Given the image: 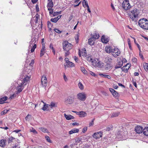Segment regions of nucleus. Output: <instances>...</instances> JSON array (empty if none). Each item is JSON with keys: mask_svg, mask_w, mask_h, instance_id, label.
Here are the masks:
<instances>
[{"mask_svg": "<svg viewBox=\"0 0 148 148\" xmlns=\"http://www.w3.org/2000/svg\"><path fill=\"white\" fill-rule=\"evenodd\" d=\"M138 25L140 27L145 29H148V20L143 18L140 19L138 21Z\"/></svg>", "mask_w": 148, "mask_h": 148, "instance_id": "nucleus-1", "label": "nucleus"}, {"mask_svg": "<svg viewBox=\"0 0 148 148\" xmlns=\"http://www.w3.org/2000/svg\"><path fill=\"white\" fill-rule=\"evenodd\" d=\"M138 10L136 8L131 10L130 16V18L132 21H136L137 20V18L138 15Z\"/></svg>", "mask_w": 148, "mask_h": 148, "instance_id": "nucleus-2", "label": "nucleus"}, {"mask_svg": "<svg viewBox=\"0 0 148 148\" xmlns=\"http://www.w3.org/2000/svg\"><path fill=\"white\" fill-rule=\"evenodd\" d=\"M122 7L125 10H129L131 8V5L128 0L124 1L122 4Z\"/></svg>", "mask_w": 148, "mask_h": 148, "instance_id": "nucleus-3", "label": "nucleus"}, {"mask_svg": "<svg viewBox=\"0 0 148 148\" xmlns=\"http://www.w3.org/2000/svg\"><path fill=\"white\" fill-rule=\"evenodd\" d=\"M63 48L65 51H67V50H69L72 48V45L69 43L67 41H64V42L63 44Z\"/></svg>", "mask_w": 148, "mask_h": 148, "instance_id": "nucleus-4", "label": "nucleus"}, {"mask_svg": "<svg viewBox=\"0 0 148 148\" xmlns=\"http://www.w3.org/2000/svg\"><path fill=\"white\" fill-rule=\"evenodd\" d=\"M87 94L84 92L79 93L77 95V97L78 99L84 101L85 100L86 98Z\"/></svg>", "mask_w": 148, "mask_h": 148, "instance_id": "nucleus-5", "label": "nucleus"}, {"mask_svg": "<svg viewBox=\"0 0 148 148\" xmlns=\"http://www.w3.org/2000/svg\"><path fill=\"white\" fill-rule=\"evenodd\" d=\"M74 98L72 96L68 97L65 100V102L67 104H71L73 103Z\"/></svg>", "mask_w": 148, "mask_h": 148, "instance_id": "nucleus-6", "label": "nucleus"}, {"mask_svg": "<svg viewBox=\"0 0 148 148\" xmlns=\"http://www.w3.org/2000/svg\"><path fill=\"white\" fill-rule=\"evenodd\" d=\"M112 56L115 58H116L120 54L121 52L117 48H115L112 49Z\"/></svg>", "mask_w": 148, "mask_h": 148, "instance_id": "nucleus-7", "label": "nucleus"}, {"mask_svg": "<svg viewBox=\"0 0 148 148\" xmlns=\"http://www.w3.org/2000/svg\"><path fill=\"white\" fill-rule=\"evenodd\" d=\"M41 82L42 87L46 88L47 85V79L45 75H43L42 77Z\"/></svg>", "mask_w": 148, "mask_h": 148, "instance_id": "nucleus-8", "label": "nucleus"}, {"mask_svg": "<svg viewBox=\"0 0 148 148\" xmlns=\"http://www.w3.org/2000/svg\"><path fill=\"white\" fill-rule=\"evenodd\" d=\"M102 133L101 132L95 133L92 135L93 137L95 138L99 139L102 137Z\"/></svg>", "mask_w": 148, "mask_h": 148, "instance_id": "nucleus-9", "label": "nucleus"}, {"mask_svg": "<svg viewBox=\"0 0 148 148\" xmlns=\"http://www.w3.org/2000/svg\"><path fill=\"white\" fill-rule=\"evenodd\" d=\"M135 130L137 133L140 134L143 132V129L142 126H138L135 127Z\"/></svg>", "mask_w": 148, "mask_h": 148, "instance_id": "nucleus-10", "label": "nucleus"}, {"mask_svg": "<svg viewBox=\"0 0 148 148\" xmlns=\"http://www.w3.org/2000/svg\"><path fill=\"white\" fill-rule=\"evenodd\" d=\"M46 52V49L45 45H42V47L41 49L40 54V56L41 57H42Z\"/></svg>", "mask_w": 148, "mask_h": 148, "instance_id": "nucleus-11", "label": "nucleus"}, {"mask_svg": "<svg viewBox=\"0 0 148 148\" xmlns=\"http://www.w3.org/2000/svg\"><path fill=\"white\" fill-rule=\"evenodd\" d=\"M113 49L112 48V47L110 45H107L106 46L105 48L106 51L108 53H110L112 52Z\"/></svg>", "mask_w": 148, "mask_h": 148, "instance_id": "nucleus-12", "label": "nucleus"}, {"mask_svg": "<svg viewBox=\"0 0 148 148\" xmlns=\"http://www.w3.org/2000/svg\"><path fill=\"white\" fill-rule=\"evenodd\" d=\"M7 142V140L6 139H3L1 140L0 141V146L3 147L6 145V143Z\"/></svg>", "mask_w": 148, "mask_h": 148, "instance_id": "nucleus-13", "label": "nucleus"}, {"mask_svg": "<svg viewBox=\"0 0 148 148\" xmlns=\"http://www.w3.org/2000/svg\"><path fill=\"white\" fill-rule=\"evenodd\" d=\"M112 60V58L107 57L105 58L104 61L106 63H111Z\"/></svg>", "mask_w": 148, "mask_h": 148, "instance_id": "nucleus-14", "label": "nucleus"}, {"mask_svg": "<svg viewBox=\"0 0 148 148\" xmlns=\"http://www.w3.org/2000/svg\"><path fill=\"white\" fill-rule=\"evenodd\" d=\"M112 68L111 63H106V65L105 66V69L106 71L111 69Z\"/></svg>", "mask_w": 148, "mask_h": 148, "instance_id": "nucleus-15", "label": "nucleus"}, {"mask_svg": "<svg viewBox=\"0 0 148 148\" xmlns=\"http://www.w3.org/2000/svg\"><path fill=\"white\" fill-rule=\"evenodd\" d=\"M143 134L146 136H148V127H146L143 130Z\"/></svg>", "mask_w": 148, "mask_h": 148, "instance_id": "nucleus-16", "label": "nucleus"}, {"mask_svg": "<svg viewBox=\"0 0 148 148\" xmlns=\"http://www.w3.org/2000/svg\"><path fill=\"white\" fill-rule=\"evenodd\" d=\"M64 116L66 119L67 120H70L71 119H74V118L73 116L70 114L67 115L66 114H64Z\"/></svg>", "mask_w": 148, "mask_h": 148, "instance_id": "nucleus-17", "label": "nucleus"}, {"mask_svg": "<svg viewBox=\"0 0 148 148\" xmlns=\"http://www.w3.org/2000/svg\"><path fill=\"white\" fill-rule=\"evenodd\" d=\"M101 41L103 43H106L109 40L108 39L106 38L104 36H103L101 38Z\"/></svg>", "mask_w": 148, "mask_h": 148, "instance_id": "nucleus-18", "label": "nucleus"}, {"mask_svg": "<svg viewBox=\"0 0 148 148\" xmlns=\"http://www.w3.org/2000/svg\"><path fill=\"white\" fill-rule=\"evenodd\" d=\"M79 131V129L76 128H74L69 132V134H71L73 133H77Z\"/></svg>", "mask_w": 148, "mask_h": 148, "instance_id": "nucleus-19", "label": "nucleus"}, {"mask_svg": "<svg viewBox=\"0 0 148 148\" xmlns=\"http://www.w3.org/2000/svg\"><path fill=\"white\" fill-rule=\"evenodd\" d=\"M36 39H32L29 42V46L31 47L32 45V46H33L34 45L36 44Z\"/></svg>", "mask_w": 148, "mask_h": 148, "instance_id": "nucleus-20", "label": "nucleus"}, {"mask_svg": "<svg viewBox=\"0 0 148 148\" xmlns=\"http://www.w3.org/2000/svg\"><path fill=\"white\" fill-rule=\"evenodd\" d=\"M91 36L94 39H98L99 37V35L98 33H94L93 34H91Z\"/></svg>", "mask_w": 148, "mask_h": 148, "instance_id": "nucleus-21", "label": "nucleus"}, {"mask_svg": "<svg viewBox=\"0 0 148 148\" xmlns=\"http://www.w3.org/2000/svg\"><path fill=\"white\" fill-rule=\"evenodd\" d=\"M79 115L80 117H84L86 116L87 114L85 112L81 111L79 112Z\"/></svg>", "mask_w": 148, "mask_h": 148, "instance_id": "nucleus-22", "label": "nucleus"}, {"mask_svg": "<svg viewBox=\"0 0 148 148\" xmlns=\"http://www.w3.org/2000/svg\"><path fill=\"white\" fill-rule=\"evenodd\" d=\"M123 64V62L119 61L117 62V64L115 66V68L116 69L120 68L122 66Z\"/></svg>", "mask_w": 148, "mask_h": 148, "instance_id": "nucleus-23", "label": "nucleus"}, {"mask_svg": "<svg viewBox=\"0 0 148 148\" xmlns=\"http://www.w3.org/2000/svg\"><path fill=\"white\" fill-rule=\"evenodd\" d=\"M95 40L92 38H89L88 40V44L90 45L94 44Z\"/></svg>", "mask_w": 148, "mask_h": 148, "instance_id": "nucleus-24", "label": "nucleus"}, {"mask_svg": "<svg viewBox=\"0 0 148 148\" xmlns=\"http://www.w3.org/2000/svg\"><path fill=\"white\" fill-rule=\"evenodd\" d=\"M22 86L21 85L18 86L16 88V90H17V93H19L21 92L23 89V88H22Z\"/></svg>", "mask_w": 148, "mask_h": 148, "instance_id": "nucleus-25", "label": "nucleus"}, {"mask_svg": "<svg viewBox=\"0 0 148 148\" xmlns=\"http://www.w3.org/2000/svg\"><path fill=\"white\" fill-rule=\"evenodd\" d=\"M127 65H128L129 66L127 67V68H126L125 69V67H123V68H122V69H123L122 70H123V71L125 72H128V69H129L130 68V64H129L128 63H127V64L126 65H125V66H127Z\"/></svg>", "mask_w": 148, "mask_h": 148, "instance_id": "nucleus-26", "label": "nucleus"}, {"mask_svg": "<svg viewBox=\"0 0 148 148\" xmlns=\"http://www.w3.org/2000/svg\"><path fill=\"white\" fill-rule=\"evenodd\" d=\"M7 97L5 96L0 98V104L3 103L7 99Z\"/></svg>", "mask_w": 148, "mask_h": 148, "instance_id": "nucleus-27", "label": "nucleus"}, {"mask_svg": "<svg viewBox=\"0 0 148 148\" xmlns=\"http://www.w3.org/2000/svg\"><path fill=\"white\" fill-rule=\"evenodd\" d=\"M39 129L40 130L42 131V132H44V133H48L49 131L47 129L43 127H40L39 128Z\"/></svg>", "mask_w": 148, "mask_h": 148, "instance_id": "nucleus-28", "label": "nucleus"}, {"mask_svg": "<svg viewBox=\"0 0 148 148\" xmlns=\"http://www.w3.org/2000/svg\"><path fill=\"white\" fill-rule=\"evenodd\" d=\"M143 66L144 69L146 71H148V63H144L143 64Z\"/></svg>", "mask_w": 148, "mask_h": 148, "instance_id": "nucleus-29", "label": "nucleus"}, {"mask_svg": "<svg viewBox=\"0 0 148 148\" xmlns=\"http://www.w3.org/2000/svg\"><path fill=\"white\" fill-rule=\"evenodd\" d=\"M66 66H68V67H72L74 66V64L72 62L70 61L69 63L67 64H66V65H64V66L66 68Z\"/></svg>", "mask_w": 148, "mask_h": 148, "instance_id": "nucleus-30", "label": "nucleus"}, {"mask_svg": "<svg viewBox=\"0 0 148 148\" xmlns=\"http://www.w3.org/2000/svg\"><path fill=\"white\" fill-rule=\"evenodd\" d=\"M15 139V138L13 137L12 136L10 137L8 139V143H11L13 142V140Z\"/></svg>", "mask_w": 148, "mask_h": 148, "instance_id": "nucleus-31", "label": "nucleus"}, {"mask_svg": "<svg viewBox=\"0 0 148 148\" xmlns=\"http://www.w3.org/2000/svg\"><path fill=\"white\" fill-rule=\"evenodd\" d=\"M78 86L79 88L81 90H83L84 89V86L82 83L81 82H79L78 84Z\"/></svg>", "mask_w": 148, "mask_h": 148, "instance_id": "nucleus-32", "label": "nucleus"}, {"mask_svg": "<svg viewBox=\"0 0 148 148\" xmlns=\"http://www.w3.org/2000/svg\"><path fill=\"white\" fill-rule=\"evenodd\" d=\"M99 75L100 76L103 77H106L109 79H110L111 78L110 76L109 75H106L103 74H99Z\"/></svg>", "mask_w": 148, "mask_h": 148, "instance_id": "nucleus-33", "label": "nucleus"}, {"mask_svg": "<svg viewBox=\"0 0 148 148\" xmlns=\"http://www.w3.org/2000/svg\"><path fill=\"white\" fill-rule=\"evenodd\" d=\"M49 2L48 3V7H52L53 6V3L52 1H49Z\"/></svg>", "mask_w": 148, "mask_h": 148, "instance_id": "nucleus-34", "label": "nucleus"}, {"mask_svg": "<svg viewBox=\"0 0 148 148\" xmlns=\"http://www.w3.org/2000/svg\"><path fill=\"white\" fill-rule=\"evenodd\" d=\"M119 112L113 113L111 116V117L113 118V117L117 116L119 115Z\"/></svg>", "mask_w": 148, "mask_h": 148, "instance_id": "nucleus-35", "label": "nucleus"}, {"mask_svg": "<svg viewBox=\"0 0 148 148\" xmlns=\"http://www.w3.org/2000/svg\"><path fill=\"white\" fill-rule=\"evenodd\" d=\"M49 47L50 49L52 50V51L54 55L55 54V51L54 47H53V45L51 43Z\"/></svg>", "mask_w": 148, "mask_h": 148, "instance_id": "nucleus-36", "label": "nucleus"}, {"mask_svg": "<svg viewBox=\"0 0 148 148\" xmlns=\"http://www.w3.org/2000/svg\"><path fill=\"white\" fill-rule=\"evenodd\" d=\"M98 60H99L97 59L93 60L92 63L94 65L95 67L96 66L95 64H97V62H98Z\"/></svg>", "mask_w": 148, "mask_h": 148, "instance_id": "nucleus-37", "label": "nucleus"}, {"mask_svg": "<svg viewBox=\"0 0 148 148\" xmlns=\"http://www.w3.org/2000/svg\"><path fill=\"white\" fill-rule=\"evenodd\" d=\"M113 96L115 97H119V94L115 90V92H113V93H112Z\"/></svg>", "mask_w": 148, "mask_h": 148, "instance_id": "nucleus-38", "label": "nucleus"}, {"mask_svg": "<svg viewBox=\"0 0 148 148\" xmlns=\"http://www.w3.org/2000/svg\"><path fill=\"white\" fill-rule=\"evenodd\" d=\"M36 47V44L32 46V48L31 50V53L33 52Z\"/></svg>", "mask_w": 148, "mask_h": 148, "instance_id": "nucleus-39", "label": "nucleus"}, {"mask_svg": "<svg viewBox=\"0 0 148 148\" xmlns=\"http://www.w3.org/2000/svg\"><path fill=\"white\" fill-rule=\"evenodd\" d=\"M97 62V64H95L96 66L95 67H100L102 66V63L101 62L98 60Z\"/></svg>", "mask_w": 148, "mask_h": 148, "instance_id": "nucleus-40", "label": "nucleus"}, {"mask_svg": "<svg viewBox=\"0 0 148 148\" xmlns=\"http://www.w3.org/2000/svg\"><path fill=\"white\" fill-rule=\"evenodd\" d=\"M49 106H50L51 108L53 107H57V105L53 102H51V103L50 105H49Z\"/></svg>", "mask_w": 148, "mask_h": 148, "instance_id": "nucleus-41", "label": "nucleus"}, {"mask_svg": "<svg viewBox=\"0 0 148 148\" xmlns=\"http://www.w3.org/2000/svg\"><path fill=\"white\" fill-rule=\"evenodd\" d=\"M49 105L48 104H44L43 107H42V109L43 110H46L47 108L48 107Z\"/></svg>", "mask_w": 148, "mask_h": 148, "instance_id": "nucleus-42", "label": "nucleus"}, {"mask_svg": "<svg viewBox=\"0 0 148 148\" xmlns=\"http://www.w3.org/2000/svg\"><path fill=\"white\" fill-rule=\"evenodd\" d=\"M8 110H7V109H5L3 111L1 112V115H4L6 114L7 112L8 111Z\"/></svg>", "mask_w": 148, "mask_h": 148, "instance_id": "nucleus-43", "label": "nucleus"}, {"mask_svg": "<svg viewBox=\"0 0 148 148\" xmlns=\"http://www.w3.org/2000/svg\"><path fill=\"white\" fill-rule=\"evenodd\" d=\"M25 80L23 79V81L22 82V83L21 84V86H23L25 85L26 84L27 82V81H25Z\"/></svg>", "mask_w": 148, "mask_h": 148, "instance_id": "nucleus-44", "label": "nucleus"}, {"mask_svg": "<svg viewBox=\"0 0 148 148\" xmlns=\"http://www.w3.org/2000/svg\"><path fill=\"white\" fill-rule=\"evenodd\" d=\"M47 25L49 28H51L53 26V25L49 21H48L47 22Z\"/></svg>", "mask_w": 148, "mask_h": 148, "instance_id": "nucleus-45", "label": "nucleus"}, {"mask_svg": "<svg viewBox=\"0 0 148 148\" xmlns=\"http://www.w3.org/2000/svg\"><path fill=\"white\" fill-rule=\"evenodd\" d=\"M86 58L88 61L92 62L93 59L91 58L90 56H88Z\"/></svg>", "mask_w": 148, "mask_h": 148, "instance_id": "nucleus-46", "label": "nucleus"}, {"mask_svg": "<svg viewBox=\"0 0 148 148\" xmlns=\"http://www.w3.org/2000/svg\"><path fill=\"white\" fill-rule=\"evenodd\" d=\"M81 71L84 74H87V71L83 67L81 68Z\"/></svg>", "mask_w": 148, "mask_h": 148, "instance_id": "nucleus-47", "label": "nucleus"}, {"mask_svg": "<svg viewBox=\"0 0 148 148\" xmlns=\"http://www.w3.org/2000/svg\"><path fill=\"white\" fill-rule=\"evenodd\" d=\"M35 18H36V23H38V19L39 18V15L38 14H36V15H35Z\"/></svg>", "mask_w": 148, "mask_h": 148, "instance_id": "nucleus-48", "label": "nucleus"}, {"mask_svg": "<svg viewBox=\"0 0 148 148\" xmlns=\"http://www.w3.org/2000/svg\"><path fill=\"white\" fill-rule=\"evenodd\" d=\"M51 21L54 23H56L58 21L56 19V17L54 18H52L51 19Z\"/></svg>", "mask_w": 148, "mask_h": 148, "instance_id": "nucleus-49", "label": "nucleus"}, {"mask_svg": "<svg viewBox=\"0 0 148 148\" xmlns=\"http://www.w3.org/2000/svg\"><path fill=\"white\" fill-rule=\"evenodd\" d=\"M45 138L47 142H48L49 143H51V142H52L51 141L50 139L49 138L48 136H46L45 137Z\"/></svg>", "mask_w": 148, "mask_h": 148, "instance_id": "nucleus-50", "label": "nucleus"}, {"mask_svg": "<svg viewBox=\"0 0 148 148\" xmlns=\"http://www.w3.org/2000/svg\"><path fill=\"white\" fill-rule=\"evenodd\" d=\"M54 30L58 34L61 33L62 32V31L58 29H54Z\"/></svg>", "mask_w": 148, "mask_h": 148, "instance_id": "nucleus-51", "label": "nucleus"}, {"mask_svg": "<svg viewBox=\"0 0 148 148\" xmlns=\"http://www.w3.org/2000/svg\"><path fill=\"white\" fill-rule=\"evenodd\" d=\"M60 14H61L60 12H54L53 15V16H55Z\"/></svg>", "mask_w": 148, "mask_h": 148, "instance_id": "nucleus-52", "label": "nucleus"}, {"mask_svg": "<svg viewBox=\"0 0 148 148\" xmlns=\"http://www.w3.org/2000/svg\"><path fill=\"white\" fill-rule=\"evenodd\" d=\"M79 35L78 34H77L75 37V38L76 40V43H78V42Z\"/></svg>", "mask_w": 148, "mask_h": 148, "instance_id": "nucleus-53", "label": "nucleus"}, {"mask_svg": "<svg viewBox=\"0 0 148 148\" xmlns=\"http://www.w3.org/2000/svg\"><path fill=\"white\" fill-rule=\"evenodd\" d=\"M81 139L79 138H77L75 139V142L77 143H79L81 141Z\"/></svg>", "mask_w": 148, "mask_h": 148, "instance_id": "nucleus-54", "label": "nucleus"}, {"mask_svg": "<svg viewBox=\"0 0 148 148\" xmlns=\"http://www.w3.org/2000/svg\"><path fill=\"white\" fill-rule=\"evenodd\" d=\"M128 42L129 47L130 49H131L132 47L131 45V42L130 40L129 39H128Z\"/></svg>", "mask_w": 148, "mask_h": 148, "instance_id": "nucleus-55", "label": "nucleus"}, {"mask_svg": "<svg viewBox=\"0 0 148 148\" xmlns=\"http://www.w3.org/2000/svg\"><path fill=\"white\" fill-rule=\"evenodd\" d=\"M31 116L30 115L28 114L27 116L26 117L25 119L26 120H28L30 118Z\"/></svg>", "mask_w": 148, "mask_h": 148, "instance_id": "nucleus-56", "label": "nucleus"}, {"mask_svg": "<svg viewBox=\"0 0 148 148\" xmlns=\"http://www.w3.org/2000/svg\"><path fill=\"white\" fill-rule=\"evenodd\" d=\"M31 132H33L34 134H37V133L35 130L33 128H32V130L31 131Z\"/></svg>", "mask_w": 148, "mask_h": 148, "instance_id": "nucleus-57", "label": "nucleus"}, {"mask_svg": "<svg viewBox=\"0 0 148 148\" xmlns=\"http://www.w3.org/2000/svg\"><path fill=\"white\" fill-rule=\"evenodd\" d=\"M66 52H65V56H67L69 54V50H67V51H65Z\"/></svg>", "mask_w": 148, "mask_h": 148, "instance_id": "nucleus-58", "label": "nucleus"}, {"mask_svg": "<svg viewBox=\"0 0 148 148\" xmlns=\"http://www.w3.org/2000/svg\"><path fill=\"white\" fill-rule=\"evenodd\" d=\"M16 95L15 94H13L10 97V98L11 99H12L14 97H16Z\"/></svg>", "mask_w": 148, "mask_h": 148, "instance_id": "nucleus-59", "label": "nucleus"}, {"mask_svg": "<svg viewBox=\"0 0 148 148\" xmlns=\"http://www.w3.org/2000/svg\"><path fill=\"white\" fill-rule=\"evenodd\" d=\"M30 77L29 76H27L26 77H25L24 79L25 80V81L27 82L30 79Z\"/></svg>", "mask_w": 148, "mask_h": 148, "instance_id": "nucleus-60", "label": "nucleus"}, {"mask_svg": "<svg viewBox=\"0 0 148 148\" xmlns=\"http://www.w3.org/2000/svg\"><path fill=\"white\" fill-rule=\"evenodd\" d=\"M12 148H20L18 145H15L14 146L12 147Z\"/></svg>", "mask_w": 148, "mask_h": 148, "instance_id": "nucleus-61", "label": "nucleus"}, {"mask_svg": "<svg viewBox=\"0 0 148 148\" xmlns=\"http://www.w3.org/2000/svg\"><path fill=\"white\" fill-rule=\"evenodd\" d=\"M109 90L111 92V93H113V92H115V90L112 88H110Z\"/></svg>", "mask_w": 148, "mask_h": 148, "instance_id": "nucleus-62", "label": "nucleus"}, {"mask_svg": "<svg viewBox=\"0 0 148 148\" xmlns=\"http://www.w3.org/2000/svg\"><path fill=\"white\" fill-rule=\"evenodd\" d=\"M94 119H93V120L90 122L89 124V126H91L92 125L94 124Z\"/></svg>", "mask_w": 148, "mask_h": 148, "instance_id": "nucleus-63", "label": "nucleus"}, {"mask_svg": "<svg viewBox=\"0 0 148 148\" xmlns=\"http://www.w3.org/2000/svg\"><path fill=\"white\" fill-rule=\"evenodd\" d=\"M89 148V146L88 145L86 144L85 145L84 147L83 148Z\"/></svg>", "mask_w": 148, "mask_h": 148, "instance_id": "nucleus-64", "label": "nucleus"}]
</instances>
